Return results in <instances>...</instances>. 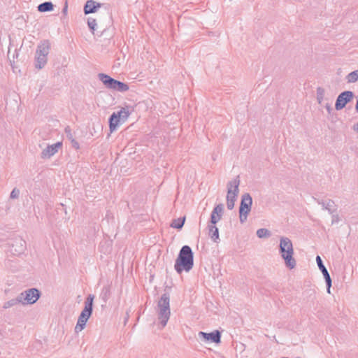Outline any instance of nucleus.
Returning a JSON list of instances; mask_svg holds the SVG:
<instances>
[{
	"label": "nucleus",
	"mask_w": 358,
	"mask_h": 358,
	"mask_svg": "<svg viewBox=\"0 0 358 358\" xmlns=\"http://www.w3.org/2000/svg\"><path fill=\"white\" fill-rule=\"evenodd\" d=\"M279 253L282 259L285 261V264L287 268L292 269L296 266V260L293 257V244L289 238L285 236L280 237L279 243Z\"/></svg>",
	"instance_id": "f03ea898"
},
{
	"label": "nucleus",
	"mask_w": 358,
	"mask_h": 358,
	"mask_svg": "<svg viewBox=\"0 0 358 358\" xmlns=\"http://www.w3.org/2000/svg\"><path fill=\"white\" fill-rule=\"evenodd\" d=\"M70 141L71 143V145L73 148H74L76 150H78L80 148L79 143L75 138H72Z\"/></svg>",
	"instance_id": "2f4dec72"
},
{
	"label": "nucleus",
	"mask_w": 358,
	"mask_h": 358,
	"mask_svg": "<svg viewBox=\"0 0 358 358\" xmlns=\"http://www.w3.org/2000/svg\"><path fill=\"white\" fill-rule=\"evenodd\" d=\"M100 7V3H96L93 0H89L86 2L84 6L85 14L94 13L96 11V9Z\"/></svg>",
	"instance_id": "f3484780"
},
{
	"label": "nucleus",
	"mask_w": 358,
	"mask_h": 358,
	"mask_svg": "<svg viewBox=\"0 0 358 358\" xmlns=\"http://www.w3.org/2000/svg\"><path fill=\"white\" fill-rule=\"evenodd\" d=\"M19 303H21V301L18 295L16 298L10 299L8 301L5 302L3 306V308L7 309L13 306H15Z\"/></svg>",
	"instance_id": "4be33fe9"
},
{
	"label": "nucleus",
	"mask_w": 358,
	"mask_h": 358,
	"mask_svg": "<svg viewBox=\"0 0 358 358\" xmlns=\"http://www.w3.org/2000/svg\"><path fill=\"white\" fill-rule=\"evenodd\" d=\"M8 245V252L14 256L20 255L26 250V242L20 236L11 239Z\"/></svg>",
	"instance_id": "1a4fd4ad"
},
{
	"label": "nucleus",
	"mask_w": 358,
	"mask_h": 358,
	"mask_svg": "<svg viewBox=\"0 0 358 358\" xmlns=\"http://www.w3.org/2000/svg\"><path fill=\"white\" fill-rule=\"evenodd\" d=\"M252 199L249 193H245L241 196V201L239 207V218L241 223H244L248 215L251 211Z\"/></svg>",
	"instance_id": "0eeeda50"
},
{
	"label": "nucleus",
	"mask_w": 358,
	"mask_h": 358,
	"mask_svg": "<svg viewBox=\"0 0 358 358\" xmlns=\"http://www.w3.org/2000/svg\"><path fill=\"white\" fill-rule=\"evenodd\" d=\"M352 129L358 133V122L353 125Z\"/></svg>",
	"instance_id": "f704fd0d"
},
{
	"label": "nucleus",
	"mask_w": 358,
	"mask_h": 358,
	"mask_svg": "<svg viewBox=\"0 0 358 358\" xmlns=\"http://www.w3.org/2000/svg\"><path fill=\"white\" fill-rule=\"evenodd\" d=\"M298 358H300V357H298Z\"/></svg>",
	"instance_id": "4c0bfd02"
},
{
	"label": "nucleus",
	"mask_w": 358,
	"mask_h": 358,
	"mask_svg": "<svg viewBox=\"0 0 358 358\" xmlns=\"http://www.w3.org/2000/svg\"><path fill=\"white\" fill-rule=\"evenodd\" d=\"M355 110H356L357 113H358V97L357 98V103H356V105H355Z\"/></svg>",
	"instance_id": "c9c22d12"
},
{
	"label": "nucleus",
	"mask_w": 358,
	"mask_h": 358,
	"mask_svg": "<svg viewBox=\"0 0 358 358\" xmlns=\"http://www.w3.org/2000/svg\"><path fill=\"white\" fill-rule=\"evenodd\" d=\"M317 203L322 206L323 210H327L331 214L336 211V205L333 200L328 199L327 201L317 200Z\"/></svg>",
	"instance_id": "dca6fc26"
},
{
	"label": "nucleus",
	"mask_w": 358,
	"mask_h": 358,
	"mask_svg": "<svg viewBox=\"0 0 358 358\" xmlns=\"http://www.w3.org/2000/svg\"><path fill=\"white\" fill-rule=\"evenodd\" d=\"M316 262L318 266V268H320V270L321 271V272L322 273V274L324 275L326 285H327V292L330 293V288L331 287V278L330 277V275H329L327 268L324 265L321 257L319 255H317L316 257Z\"/></svg>",
	"instance_id": "9b49d317"
},
{
	"label": "nucleus",
	"mask_w": 358,
	"mask_h": 358,
	"mask_svg": "<svg viewBox=\"0 0 358 358\" xmlns=\"http://www.w3.org/2000/svg\"><path fill=\"white\" fill-rule=\"evenodd\" d=\"M87 24L90 30L94 32L96 27V21L95 19L89 17L87 20Z\"/></svg>",
	"instance_id": "cd10ccee"
},
{
	"label": "nucleus",
	"mask_w": 358,
	"mask_h": 358,
	"mask_svg": "<svg viewBox=\"0 0 358 358\" xmlns=\"http://www.w3.org/2000/svg\"><path fill=\"white\" fill-rule=\"evenodd\" d=\"M114 113L116 115L117 117L121 121L122 123H124L128 117H129L130 114L131 113V110L130 106H125L122 107L119 111L114 112Z\"/></svg>",
	"instance_id": "4468645a"
},
{
	"label": "nucleus",
	"mask_w": 358,
	"mask_h": 358,
	"mask_svg": "<svg viewBox=\"0 0 358 358\" xmlns=\"http://www.w3.org/2000/svg\"><path fill=\"white\" fill-rule=\"evenodd\" d=\"M99 78L100 80L103 83V85L108 89H113L114 85L115 84L116 80L111 78L110 76L104 74V73H99L98 75Z\"/></svg>",
	"instance_id": "2eb2a0df"
},
{
	"label": "nucleus",
	"mask_w": 358,
	"mask_h": 358,
	"mask_svg": "<svg viewBox=\"0 0 358 358\" xmlns=\"http://www.w3.org/2000/svg\"><path fill=\"white\" fill-rule=\"evenodd\" d=\"M51 43L49 40H42L38 44L35 53V67L42 69L47 64L48 55L50 52Z\"/></svg>",
	"instance_id": "7ed1b4c3"
},
{
	"label": "nucleus",
	"mask_w": 358,
	"mask_h": 358,
	"mask_svg": "<svg viewBox=\"0 0 358 358\" xmlns=\"http://www.w3.org/2000/svg\"><path fill=\"white\" fill-rule=\"evenodd\" d=\"M53 9L54 5L51 1H45L37 6L38 11L41 13L50 12Z\"/></svg>",
	"instance_id": "a211bd4d"
},
{
	"label": "nucleus",
	"mask_w": 358,
	"mask_h": 358,
	"mask_svg": "<svg viewBox=\"0 0 358 358\" xmlns=\"http://www.w3.org/2000/svg\"><path fill=\"white\" fill-rule=\"evenodd\" d=\"M325 108L327 109L328 113H329V114L331 113V111L333 110L331 106V105H330V103H327L325 104Z\"/></svg>",
	"instance_id": "473e14b6"
},
{
	"label": "nucleus",
	"mask_w": 358,
	"mask_h": 358,
	"mask_svg": "<svg viewBox=\"0 0 358 358\" xmlns=\"http://www.w3.org/2000/svg\"><path fill=\"white\" fill-rule=\"evenodd\" d=\"M64 131H65V134H66V138H67L69 141H71L72 138H73V134H72V132H71V129H70V127H66L65 128Z\"/></svg>",
	"instance_id": "c756f323"
},
{
	"label": "nucleus",
	"mask_w": 358,
	"mask_h": 358,
	"mask_svg": "<svg viewBox=\"0 0 358 358\" xmlns=\"http://www.w3.org/2000/svg\"><path fill=\"white\" fill-rule=\"evenodd\" d=\"M208 234L215 243H217L219 240V230L218 228L213 224L208 225Z\"/></svg>",
	"instance_id": "6ab92c4d"
},
{
	"label": "nucleus",
	"mask_w": 358,
	"mask_h": 358,
	"mask_svg": "<svg viewBox=\"0 0 358 358\" xmlns=\"http://www.w3.org/2000/svg\"><path fill=\"white\" fill-rule=\"evenodd\" d=\"M129 89V87L127 84L116 80L115 84L112 90H117L120 92H124L128 91Z\"/></svg>",
	"instance_id": "412c9836"
},
{
	"label": "nucleus",
	"mask_w": 358,
	"mask_h": 358,
	"mask_svg": "<svg viewBox=\"0 0 358 358\" xmlns=\"http://www.w3.org/2000/svg\"><path fill=\"white\" fill-rule=\"evenodd\" d=\"M158 320L162 327H164L169 320L170 311V295L169 293H164L157 303Z\"/></svg>",
	"instance_id": "39448f33"
},
{
	"label": "nucleus",
	"mask_w": 358,
	"mask_h": 358,
	"mask_svg": "<svg viewBox=\"0 0 358 358\" xmlns=\"http://www.w3.org/2000/svg\"><path fill=\"white\" fill-rule=\"evenodd\" d=\"M199 335L207 341H210L215 343H220L221 342V334L218 330H215L210 333L200 331Z\"/></svg>",
	"instance_id": "ddd939ff"
},
{
	"label": "nucleus",
	"mask_w": 358,
	"mask_h": 358,
	"mask_svg": "<svg viewBox=\"0 0 358 358\" xmlns=\"http://www.w3.org/2000/svg\"><path fill=\"white\" fill-rule=\"evenodd\" d=\"M194 266V254L189 245L181 248L178 256L176 260L174 268L178 274L183 271L189 272Z\"/></svg>",
	"instance_id": "f257e3e1"
},
{
	"label": "nucleus",
	"mask_w": 358,
	"mask_h": 358,
	"mask_svg": "<svg viewBox=\"0 0 358 358\" xmlns=\"http://www.w3.org/2000/svg\"><path fill=\"white\" fill-rule=\"evenodd\" d=\"M67 9H68V3L67 1L65 2V4H64V6L62 9V13L64 14V15H66L67 14Z\"/></svg>",
	"instance_id": "72a5a7b5"
},
{
	"label": "nucleus",
	"mask_w": 358,
	"mask_h": 358,
	"mask_svg": "<svg viewBox=\"0 0 358 358\" xmlns=\"http://www.w3.org/2000/svg\"><path fill=\"white\" fill-rule=\"evenodd\" d=\"M240 179L236 176L227 183V206L229 210H232L234 207L235 201L239 193Z\"/></svg>",
	"instance_id": "423d86ee"
},
{
	"label": "nucleus",
	"mask_w": 358,
	"mask_h": 358,
	"mask_svg": "<svg viewBox=\"0 0 358 358\" xmlns=\"http://www.w3.org/2000/svg\"><path fill=\"white\" fill-rule=\"evenodd\" d=\"M20 195V191L19 189H16V188H14L12 192H10V197L11 199H17L18 198Z\"/></svg>",
	"instance_id": "7c9ffc66"
},
{
	"label": "nucleus",
	"mask_w": 358,
	"mask_h": 358,
	"mask_svg": "<svg viewBox=\"0 0 358 358\" xmlns=\"http://www.w3.org/2000/svg\"><path fill=\"white\" fill-rule=\"evenodd\" d=\"M185 217L175 219L172 221L171 227L174 229H180L185 223Z\"/></svg>",
	"instance_id": "b1692460"
},
{
	"label": "nucleus",
	"mask_w": 358,
	"mask_h": 358,
	"mask_svg": "<svg viewBox=\"0 0 358 358\" xmlns=\"http://www.w3.org/2000/svg\"><path fill=\"white\" fill-rule=\"evenodd\" d=\"M21 304L32 305L35 303L41 296V292L37 288H30L23 291L19 294Z\"/></svg>",
	"instance_id": "6e6552de"
},
{
	"label": "nucleus",
	"mask_w": 358,
	"mask_h": 358,
	"mask_svg": "<svg viewBox=\"0 0 358 358\" xmlns=\"http://www.w3.org/2000/svg\"><path fill=\"white\" fill-rule=\"evenodd\" d=\"M108 122L109 128L111 132L116 129L118 124H122L121 121L117 117L114 113L110 116Z\"/></svg>",
	"instance_id": "aec40b11"
},
{
	"label": "nucleus",
	"mask_w": 358,
	"mask_h": 358,
	"mask_svg": "<svg viewBox=\"0 0 358 358\" xmlns=\"http://www.w3.org/2000/svg\"><path fill=\"white\" fill-rule=\"evenodd\" d=\"M62 145V143L57 142L52 145H48L43 150L41 154L42 159H49L58 152L59 148Z\"/></svg>",
	"instance_id": "f8f14e48"
},
{
	"label": "nucleus",
	"mask_w": 358,
	"mask_h": 358,
	"mask_svg": "<svg viewBox=\"0 0 358 358\" xmlns=\"http://www.w3.org/2000/svg\"><path fill=\"white\" fill-rule=\"evenodd\" d=\"M221 219V215H217L216 214L212 213L210 215V224L215 225V224L220 221Z\"/></svg>",
	"instance_id": "c85d7f7f"
},
{
	"label": "nucleus",
	"mask_w": 358,
	"mask_h": 358,
	"mask_svg": "<svg viewBox=\"0 0 358 358\" xmlns=\"http://www.w3.org/2000/svg\"><path fill=\"white\" fill-rule=\"evenodd\" d=\"M223 208H224L223 204H222V203L217 204L213 208L212 213L216 214L217 215L222 216Z\"/></svg>",
	"instance_id": "bb28decb"
},
{
	"label": "nucleus",
	"mask_w": 358,
	"mask_h": 358,
	"mask_svg": "<svg viewBox=\"0 0 358 358\" xmlns=\"http://www.w3.org/2000/svg\"><path fill=\"white\" fill-rule=\"evenodd\" d=\"M354 97V93L352 91H344L337 97L335 103L336 110H341L345 107L347 103L352 101Z\"/></svg>",
	"instance_id": "9d476101"
},
{
	"label": "nucleus",
	"mask_w": 358,
	"mask_h": 358,
	"mask_svg": "<svg viewBox=\"0 0 358 358\" xmlns=\"http://www.w3.org/2000/svg\"><path fill=\"white\" fill-rule=\"evenodd\" d=\"M316 95L317 101L321 105L324 99L325 90L321 87H317Z\"/></svg>",
	"instance_id": "5701e85b"
},
{
	"label": "nucleus",
	"mask_w": 358,
	"mask_h": 358,
	"mask_svg": "<svg viewBox=\"0 0 358 358\" xmlns=\"http://www.w3.org/2000/svg\"><path fill=\"white\" fill-rule=\"evenodd\" d=\"M346 79L348 80V83H353L357 81L358 80V70L354 71L351 73H350L347 77Z\"/></svg>",
	"instance_id": "a878e982"
},
{
	"label": "nucleus",
	"mask_w": 358,
	"mask_h": 358,
	"mask_svg": "<svg viewBox=\"0 0 358 358\" xmlns=\"http://www.w3.org/2000/svg\"><path fill=\"white\" fill-rule=\"evenodd\" d=\"M94 299V295L89 294L86 300L85 301L84 308L81 311V313L78 317L77 324L75 327L76 332H80L85 327L87 320L92 314Z\"/></svg>",
	"instance_id": "20e7f679"
},
{
	"label": "nucleus",
	"mask_w": 358,
	"mask_h": 358,
	"mask_svg": "<svg viewBox=\"0 0 358 358\" xmlns=\"http://www.w3.org/2000/svg\"><path fill=\"white\" fill-rule=\"evenodd\" d=\"M257 236L259 238H268L271 236V231L267 229L261 228L257 231Z\"/></svg>",
	"instance_id": "393cba45"
},
{
	"label": "nucleus",
	"mask_w": 358,
	"mask_h": 358,
	"mask_svg": "<svg viewBox=\"0 0 358 358\" xmlns=\"http://www.w3.org/2000/svg\"><path fill=\"white\" fill-rule=\"evenodd\" d=\"M8 262H9V260H6V261H5V263H4V264H5V266H8Z\"/></svg>",
	"instance_id": "e433bc0d"
}]
</instances>
